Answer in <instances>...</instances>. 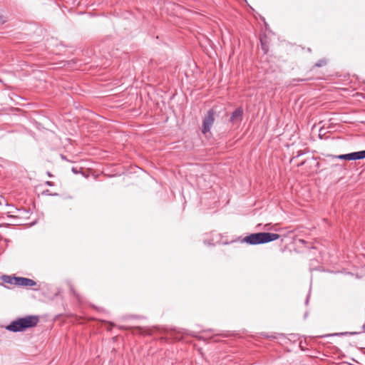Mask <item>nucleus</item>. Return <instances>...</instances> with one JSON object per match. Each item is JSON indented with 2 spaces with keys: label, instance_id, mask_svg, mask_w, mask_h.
<instances>
[{
  "label": "nucleus",
  "instance_id": "obj_1",
  "mask_svg": "<svg viewBox=\"0 0 365 365\" xmlns=\"http://www.w3.org/2000/svg\"><path fill=\"white\" fill-rule=\"evenodd\" d=\"M39 322L37 316H27L19 318L12 322L6 327V329L14 332L24 331L29 328H33L37 325Z\"/></svg>",
  "mask_w": 365,
  "mask_h": 365
},
{
  "label": "nucleus",
  "instance_id": "obj_2",
  "mask_svg": "<svg viewBox=\"0 0 365 365\" xmlns=\"http://www.w3.org/2000/svg\"><path fill=\"white\" fill-rule=\"evenodd\" d=\"M280 235L276 233L270 232H257L250 234L242 240V242L255 245L259 244L267 243L278 240Z\"/></svg>",
  "mask_w": 365,
  "mask_h": 365
},
{
  "label": "nucleus",
  "instance_id": "obj_3",
  "mask_svg": "<svg viewBox=\"0 0 365 365\" xmlns=\"http://www.w3.org/2000/svg\"><path fill=\"white\" fill-rule=\"evenodd\" d=\"M215 121V111L210 109L207 111L206 115L202 120V132L203 134H206L210 132Z\"/></svg>",
  "mask_w": 365,
  "mask_h": 365
},
{
  "label": "nucleus",
  "instance_id": "obj_4",
  "mask_svg": "<svg viewBox=\"0 0 365 365\" xmlns=\"http://www.w3.org/2000/svg\"><path fill=\"white\" fill-rule=\"evenodd\" d=\"M243 109L241 107L236 108L232 113L230 122L233 124L239 123L242 119Z\"/></svg>",
  "mask_w": 365,
  "mask_h": 365
},
{
  "label": "nucleus",
  "instance_id": "obj_5",
  "mask_svg": "<svg viewBox=\"0 0 365 365\" xmlns=\"http://www.w3.org/2000/svg\"><path fill=\"white\" fill-rule=\"evenodd\" d=\"M16 281V286L19 287H33L36 284V282L29 278L17 277V279H14Z\"/></svg>",
  "mask_w": 365,
  "mask_h": 365
},
{
  "label": "nucleus",
  "instance_id": "obj_6",
  "mask_svg": "<svg viewBox=\"0 0 365 365\" xmlns=\"http://www.w3.org/2000/svg\"><path fill=\"white\" fill-rule=\"evenodd\" d=\"M349 160H356L365 158V150L349 153Z\"/></svg>",
  "mask_w": 365,
  "mask_h": 365
},
{
  "label": "nucleus",
  "instance_id": "obj_7",
  "mask_svg": "<svg viewBox=\"0 0 365 365\" xmlns=\"http://www.w3.org/2000/svg\"><path fill=\"white\" fill-rule=\"evenodd\" d=\"M14 279H17V277H10V276H4L3 277V280L4 282L10 284L16 285V281H15Z\"/></svg>",
  "mask_w": 365,
  "mask_h": 365
},
{
  "label": "nucleus",
  "instance_id": "obj_8",
  "mask_svg": "<svg viewBox=\"0 0 365 365\" xmlns=\"http://www.w3.org/2000/svg\"><path fill=\"white\" fill-rule=\"evenodd\" d=\"M140 329L143 330L141 331L142 334H147V335H152L155 330H159V329L157 327Z\"/></svg>",
  "mask_w": 365,
  "mask_h": 365
},
{
  "label": "nucleus",
  "instance_id": "obj_9",
  "mask_svg": "<svg viewBox=\"0 0 365 365\" xmlns=\"http://www.w3.org/2000/svg\"><path fill=\"white\" fill-rule=\"evenodd\" d=\"M327 64V60L326 58L319 59L314 65V68H319L324 66Z\"/></svg>",
  "mask_w": 365,
  "mask_h": 365
},
{
  "label": "nucleus",
  "instance_id": "obj_10",
  "mask_svg": "<svg viewBox=\"0 0 365 365\" xmlns=\"http://www.w3.org/2000/svg\"><path fill=\"white\" fill-rule=\"evenodd\" d=\"M332 158H337L341 160H349V153L348 154H343L339 155H331Z\"/></svg>",
  "mask_w": 365,
  "mask_h": 365
},
{
  "label": "nucleus",
  "instance_id": "obj_11",
  "mask_svg": "<svg viewBox=\"0 0 365 365\" xmlns=\"http://www.w3.org/2000/svg\"><path fill=\"white\" fill-rule=\"evenodd\" d=\"M261 44H262V49L264 51V53H267V48L266 47V45L264 43V42L262 41V40H261Z\"/></svg>",
  "mask_w": 365,
  "mask_h": 365
},
{
  "label": "nucleus",
  "instance_id": "obj_12",
  "mask_svg": "<svg viewBox=\"0 0 365 365\" xmlns=\"http://www.w3.org/2000/svg\"><path fill=\"white\" fill-rule=\"evenodd\" d=\"M72 171H73L74 173H76V174L78 173V170H77V168H74V167H73V168H72Z\"/></svg>",
  "mask_w": 365,
  "mask_h": 365
},
{
  "label": "nucleus",
  "instance_id": "obj_13",
  "mask_svg": "<svg viewBox=\"0 0 365 365\" xmlns=\"http://www.w3.org/2000/svg\"><path fill=\"white\" fill-rule=\"evenodd\" d=\"M46 184L49 186H52L53 185V182H50V181H47L46 182Z\"/></svg>",
  "mask_w": 365,
  "mask_h": 365
},
{
  "label": "nucleus",
  "instance_id": "obj_14",
  "mask_svg": "<svg viewBox=\"0 0 365 365\" xmlns=\"http://www.w3.org/2000/svg\"><path fill=\"white\" fill-rule=\"evenodd\" d=\"M302 154V152L300 150V151H298L297 152V155L296 157H299V155H301Z\"/></svg>",
  "mask_w": 365,
  "mask_h": 365
},
{
  "label": "nucleus",
  "instance_id": "obj_15",
  "mask_svg": "<svg viewBox=\"0 0 365 365\" xmlns=\"http://www.w3.org/2000/svg\"><path fill=\"white\" fill-rule=\"evenodd\" d=\"M3 22V17L0 15V23Z\"/></svg>",
  "mask_w": 365,
  "mask_h": 365
},
{
  "label": "nucleus",
  "instance_id": "obj_16",
  "mask_svg": "<svg viewBox=\"0 0 365 365\" xmlns=\"http://www.w3.org/2000/svg\"><path fill=\"white\" fill-rule=\"evenodd\" d=\"M299 242H301L302 243H304V240H299Z\"/></svg>",
  "mask_w": 365,
  "mask_h": 365
},
{
  "label": "nucleus",
  "instance_id": "obj_17",
  "mask_svg": "<svg viewBox=\"0 0 365 365\" xmlns=\"http://www.w3.org/2000/svg\"><path fill=\"white\" fill-rule=\"evenodd\" d=\"M61 158H62V159H63V160H65V159H66V157H65L64 155H61Z\"/></svg>",
  "mask_w": 365,
  "mask_h": 365
}]
</instances>
